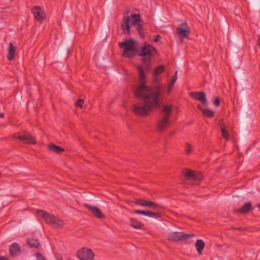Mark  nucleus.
I'll use <instances>...</instances> for the list:
<instances>
[{"label": "nucleus", "instance_id": "nucleus-1", "mask_svg": "<svg viewBox=\"0 0 260 260\" xmlns=\"http://www.w3.org/2000/svg\"><path fill=\"white\" fill-rule=\"evenodd\" d=\"M157 90L152 89L151 91L146 90L141 104H135L132 106V111L137 115L146 117L153 111L160 107L165 86L160 83V80L155 77L150 85H147Z\"/></svg>", "mask_w": 260, "mask_h": 260}, {"label": "nucleus", "instance_id": "nucleus-2", "mask_svg": "<svg viewBox=\"0 0 260 260\" xmlns=\"http://www.w3.org/2000/svg\"><path fill=\"white\" fill-rule=\"evenodd\" d=\"M132 20L130 21V17L124 16L122 20L121 27L123 30V33L125 35H131V28L133 25L136 26V29L138 31L141 38H144L145 34L143 29V21L141 18L140 14H132Z\"/></svg>", "mask_w": 260, "mask_h": 260}, {"label": "nucleus", "instance_id": "nucleus-3", "mask_svg": "<svg viewBox=\"0 0 260 260\" xmlns=\"http://www.w3.org/2000/svg\"><path fill=\"white\" fill-rule=\"evenodd\" d=\"M138 52H140L138 56L142 57L145 70L149 71L151 64V57L157 53L156 48L147 43H144L140 51L139 50Z\"/></svg>", "mask_w": 260, "mask_h": 260}, {"label": "nucleus", "instance_id": "nucleus-4", "mask_svg": "<svg viewBox=\"0 0 260 260\" xmlns=\"http://www.w3.org/2000/svg\"><path fill=\"white\" fill-rule=\"evenodd\" d=\"M138 69L139 71L138 81L139 85L135 88L134 90V94L139 99H142L143 100L146 90L151 91L153 89L150 87H147V85H146L147 77L143 70H145L144 64L143 66H139L138 67ZM154 88L155 90H157V88Z\"/></svg>", "mask_w": 260, "mask_h": 260}, {"label": "nucleus", "instance_id": "nucleus-5", "mask_svg": "<svg viewBox=\"0 0 260 260\" xmlns=\"http://www.w3.org/2000/svg\"><path fill=\"white\" fill-rule=\"evenodd\" d=\"M161 118L157 121L156 129L162 132L170 127V119L173 113V109L168 105H165L161 109Z\"/></svg>", "mask_w": 260, "mask_h": 260}, {"label": "nucleus", "instance_id": "nucleus-6", "mask_svg": "<svg viewBox=\"0 0 260 260\" xmlns=\"http://www.w3.org/2000/svg\"><path fill=\"white\" fill-rule=\"evenodd\" d=\"M121 49H123L122 56L129 58L136 55L139 50L135 46V42L133 39H126L118 43Z\"/></svg>", "mask_w": 260, "mask_h": 260}, {"label": "nucleus", "instance_id": "nucleus-7", "mask_svg": "<svg viewBox=\"0 0 260 260\" xmlns=\"http://www.w3.org/2000/svg\"><path fill=\"white\" fill-rule=\"evenodd\" d=\"M14 139H18L24 144H35L36 143L35 138L28 131H24L21 135L19 133L14 134Z\"/></svg>", "mask_w": 260, "mask_h": 260}, {"label": "nucleus", "instance_id": "nucleus-8", "mask_svg": "<svg viewBox=\"0 0 260 260\" xmlns=\"http://www.w3.org/2000/svg\"><path fill=\"white\" fill-rule=\"evenodd\" d=\"M194 236V234H185L182 232H174L168 236V240L174 242H178L189 239Z\"/></svg>", "mask_w": 260, "mask_h": 260}, {"label": "nucleus", "instance_id": "nucleus-9", "mask_svg": "<svg viewBox=\"0 0 260 260\" xmlns=\"http://www.w3.org/2000/svg\"><path fill=\"white\" fill-rule=\"evenodd\" d=\"M133 202L137 205H140L143 207H147L152 209H157L158 208L161 209L163 208L162 206L154 202L148 201L142 199H136Z\"/></svg>", "mask_w": 260, "mask_h": 260}, {"label": "nucleus", "instance_id": "nucleus-10", "mask_svg": "<svg viewBox=\"0 0 260 260\" xmlns=\"http://www.w3.org/2000/svg\"><path fill=\"white\" fill-rule=\"evenodd\" d=\"M77 256L81 260H94V254L90 249L83 247L77 251Z\"/></svg>", "mask_w": 260, "mask_h": 260}, {"label": "nucleus", "instance_id": "nucleus-11", "mask_svg": "<svg viewBox=\"0 0 260 260\" xmlns=\"http://www.w3.org/2000/svg\"><path fill=\"white\" fill-rule=\"evenodd\" d=\"M183 174L185 178L187 180L200 181L203 178V175L201 172H194L189 170H184Z\"/></svg>", "mask_w": 260, "mask_h": 260}, {"label": "nucleus", "instance_id": "nucleus-12", "mask_svg": "<svg viewBox=\"0 0 260 260\" xmlns=\"http://www.w3.org/2000/svg\"><path fill=\"white\" fill-rule=\"evenodd\" d=\"M35 19L40 23H42L46 18V14L44 10L39 6H36L32 9Z\"/></svg>", "mask_w": 260, "mask_h": 260}, {"label": "nucleus", "instance_id": "nucleus-13", "mask_svg": "<svg viewBox=\"0 0 260 260\" xmlns=\"http://www.w3.org/2000/svg\"><path fill=\"white\" fill-rule=\"evenodd\" d=\"M177 31L182 38H187L190 34L189 27L186 22H183L180 24L177 28Z\"/></svg>", "mask_w": 260, "mask_h": 260}, {"label": "nucleus", "instance_id": "nucleus-14", "mask_svg": "<svg viewBox=\"0 0 260 260\" xmlns=\"http://www.w3.org/2000/svg\"><path fill=\"white\" fill-rule=\"evenodd\" d=\"M84 206L91 212L96 218L99 219H103L105 218V216L102 213L98 207L91 206L88 204H84Z\"/></svg>", "mask_w": 260, "mask_h": 260}, {"label": "nucleus", "instance_id": "nucleus-15", "mask_svg": "<svg viewBox=\"0 0 260 260\" xmlns=\"http://www.w3.org/2000/svg\"><path fill=\"white\" fill-rule=\"evenodd\" d=\"M189 96L196 100L200 101L203 104H206L207 103L206 94L203 91L191 92H190Z\"/></svg>", "mask_w": 260, "mask_h": 260}, {"label": "nucleus", "instance_id": "nucleus-16", "mask_svg": "<svg viewBox=\"0 0 260 260\" xmlns=\"http://www.w3.org/2000/svg\"><path fill=\"white\" fill-rule=\"evenodd\" d=\"M37 213L40 215L44 220L48 224H51L55 216L45 212L43 210L38 209Z\"/></svg>", "mask_w": 260, "mask_h": 260}, {"label": "nucleus", "instance_id": "nucleus-17", "mask_svg": "<svg viewBox=\"0 0 260 260\" xmlns=\"http://www.w3.org/2000/svg\"><path fill=\"white\" fill-rule=\"evenodd\" d=\"M252 210L251 203L250 202H248L243 204L241 208L235 209L234 212L236 213H241L244 214L249 212Z\"/></svg>", "mask_w": 260, "mask_h": 260}, {"label": "nucleus", "instance_id": "nucleus-18", "mask_svg": "<svg viewBox=\"0 0 260 260\" xmlns=\"http://www.w3.org/2000/svg\"><path fill=\"white\" fill-rule=\"evenodd\" d=\"M9 251L11 256L16 257L20 253L21 248L18 243H13L10 246Z\"/></svg>", "mask_w": 260, "mask_h": 260}, {"label": "nucleus", "instance_id": "nucleus-19", "mask_svg": "<svg viewBox=\"0 0 260 260\" xmlns=\"http://www.w3.org/2000/svg\"><path fill=\"white\" fill-rule=\"evenodd\" d=\"M48 149L49 151L53 152L57 154H60L64 151V148L53 143H51L48 145Z\"/></svg>", "mask_w": 260, "mask_h": 260}, {"label": "nucleus", "instance_id": "nucleus-20", "mask_svg": "<svg viewBox=\"0 0 260 260\" xmlns=\"http://www.w3.org/2000/svg\"><path fill=\"white\" fill-rule=\"evenodd\" d=\"M27 243L30 248L38 249L40 247V244L37 239L28 237Z\"/></svg>", "mask_w": 260, "mask_h": 260}, {"label": "nucleus", "instance_id": "nucleus-21", "mask_svg": "<svg viewBox=\"0 0 260 260\" xmlns=\"http://www.w3.org/2000/svg\"><path fill=\"white\" fill-rule=\"evenodd\" d=\"M130 224L133 228L136 229H142L144 226L143 223L135 218L130 219Z\"/></svg>", "mask_w": 260, "mask_h": 260}, {"label": "nucleus", "instance_id": "nucleus-22", "mask_svg": "<svg viewBox=\"0 0 260 260\" xmlns=\"http://www.w3.org/2000/svg\"><path fill=\"white\" fill-rule=\"evenodd\" d=\"M205 245V243L203 240L201 239H198L197 240L195 244V246L199 255L202 254Z\"/></svg>", "mask_w": 260, "mask_h": 260}, {"label": "nucleus", "instance_id": "nucleus-23", "mask_svg": "<svg viewBox=\"0 0 260 260\" xmlns=\"http://www.w3.org/2000/svg\"><path fill=\"white\" fill-rule=\"evenodd\" d=\"M16 48L13 45L12 43H10L9 44V49L8 54L7 55V58L9 60H12L14 59V56L15 54V52Z\"/></svg>", "mask_w": 260, "mask_h": 260}, {"label": "nucleus", "instance_id": "nucleus-24", "mask_svg": "<svg viewBox=\"0 0 260 260\" xmlns=\"http://www.w3.org/2000/svg\"><path fill=\"white\" fill-rule=\"evenodd\" d=\"M64 224V221L59 218L55 216L51 225L55 228H61Z\"/></svg>", "mask_w": 260, "mask_h": 260}, {"label": "nucleus", "instance_id": "nucleus-25", "mask_svg": "<svg viewBox=\"0 0 260 260\" xmlns=\"http://www.w3.org/2000/svg\"><path fill=\"white\" fill-rule=\"evenodd\" d=\"M145 216L153 217L155 218H158L161 217V214L158 212H155L148 210H146Z\"/></svg>", "mask_w": 260, "mask_h": 260}, {"label": "nucleus", "instance_id": "nucleus-26", "mask_svg": "<svg viewBox=\"0 0 260 260\" xmlns=\"http://www.w3.org/2000/svg\"><path fill=\"white\" fill-rule=\"evenodd\" d=\"M164 71L165 67L162 65H159L155 69L153 72V76L156 77L163 73Z\"/></svg>", "mask_w": 260, "mask_h": 260}, {"label": "nucleus", "instance_id": "nucleus-27", "mask_svg": "<svg viewBox=\"0 0 260 260\" xmlns=\"http://www.w3.org/2000/svg\"><path fill=\"white\" fill-rule=\"evenodd\" d=\"M203 114L205 117L212 118L214 116L215 112L210 110L209 109H205L203 110Z\"/></svg>", "mask_w": 260, "mask_h": 260}, {"label": "nucleus", "instance_id": "nucleus-28", "mask_svg": "<svg viewBox=\"0 0 260 260\" xmlns=\"http://www.w3.org/2000/svg\"><path fill=\"white\" fill-rule=\"evenodd\" d=\"M70 51L69 48L63 47L60 49L59 52V54L60 57L66 56L68 57L70 54Z\"/></svg>", "mask_w": 260, "mask_h": 260}, {"label": "nucleus", "instance_id": "nucleus-29", "mask_svg": "<svg viewBox=\"0 0 260 260\" xmlns=\"http://www.w3.org/2000/svg\"><path fill=\"white\" fill-rule=\"evenodd\" d=\"M221 132L222 136L224 137L226 140H229V134L228 132L226 131L225 128H221Z\"/></svg>", "mask_w": 260, "mask_h": 260}, {"label": "nucleus", "instance_id": "nucleus-30", "mask_svg": "<svg viewBox=\"0 0 260 260\" xmlns=\"http://www.w3.org/2000/svg\"><path fill=\"white\" fill-rule=\"evenodd\" d=\"M84 103V100L82 99H79L77 101H76L75 103V106L76 107H80L82 108H83V105Z\"/></svg>", "mask_w": 260, "mask_h": 260}, {"label": "nucleus", "instance_id": "nucleus-31", "mask_svg": "<svg viewBox=\"0 0 260 260\" xmlns=\"http://www.w3.org/2000/svg\"><path fill=\"white\" fill-rule=\"evenodd\" d=\"M186 149H185V153L186 155L189 154L192 152V148L191 145L188 144L186 143Z\"/></svg>", "mask_w": 260, "mask_h": 260}, {"label": "nucleus", "instance_id": "nucleus-32", "mask_svg": "<svg viewBox=\"0 0 260 260\" xmlns=\"http://www.w3.org/2000/svg\"><path fill=\"white\" fill-rule=\"evenodd\" d=\"M213 105L216 107H219L220 105V99L218 97H216L213 102Z\"/></svg>", "mask_w": 260, "mask_h": 260}, {"label": "nucleus", "instance_id": "nucleus-33", "mask_svg": "<svg viewBox=\"0 0 260 260\" xmlns=\"http://www.w3.org/2000/svg\"><path fill=\"white\" fill-rule=\"evenodd\" d=\"M36 257L37 260H46L44 256L39 252H37Z\"/></svg>", "mask_w": 260, "mask_h": 260}, {"label": "nucleus", "instance_id": "nucleus-34", "mask_svg": "<svg viewBox=\"0 0 260 260\" xmlns=\"http://www.w3.org/2000/svg\"><path fill=\"white\" fill-rule=\"evenodd\" d=\"M146 210H135L134 212L137 214H141L143 215H145Z\"/></svg>", "mask_w": 260, "mask_h": 260}, {"label": "nucleus", "instance_id": "nucleus-35", "mask_svg": "<svg viewBox=\"0 0 260 260\" xmlns=\"http://www.w3.org/2000/svg\"><path fill=\"white\" fill-rule=\"evenodd\" d=\"M218 125L220 127V129L221 128V127H222V128H224L225 127H224V123L223 119H221L219 120Z\"/></svg>", "mask_w": 260, "mask_h": 260}, {"label": "nucleus", "instance_id": "nucleus-36", "mask_svg": "<svg viewBox=\"0 0 260 260\" xmlns=\"http://www.w3.org/2000/svg\"><path fill=\"white\" fill-rule=\"evenodd\" d=\"M177 71H176L175 73V74L172 77V79L171 80V81H172V83H175V82H176V80H177Z\"/></svg>", "mask_w": 260, "mask_h": 260}, {"label": "nucleus", "instance_id": "nucleus-37", "mask_svg": "<svg viewBox=\"0 0 260 260\" xmlns=\"http://www.w3.org/2000/svg\"><path fill=\"white\" fill-rule=\"evenodd\" d=\"M161 37L159 35H157L155 38L153 39V41L154 42H158L160 41V39H161Z\"/></svg>", "mask_w": 260, "mask_h": 260}, {"label": "nucleus", "instance_id": "nucleus-38", "mask_svg": "<svg viewBox=\"0 0 260 260\" xmlns=\"http://www.w3.org/2000/svg\"><path fill=\"white\" fill-rule=\"evenodd\" d=\"M174 84V83H173L172 81H171V82H170V83L169 84V85L168 86V93L169 92L170 90L172 88V86H173Z\"/></svg>", "mask_w": 260, "mask_h": 260}, {"label": "nucleus", "instance_id": "nucleus-39", "mask_svg": "<svg viewBox=\"0 0 260 260\" xmlns=\"http://www.w3.org/2000/svg\"><path fill=\"white\" fill-rule=\"evenodd\" d=\"M197 108L199 110H200L201 111H202V113H203V110L205 109L203 108L200 105H198L197 106Z\"/></svg>", "mask_w": 260, "mask_h": 260}, {"label": "nucleus", "instance_id": "nucleus-40", "mask_svg": "<svg viewBox=\"0 0 260 260\" xmlns=\"http://www.w3.org/2000/svg\"><path fill=\"white\" fill-rule=\"evenodd\" d=\"M0 260H8L7 258L4 256H0Z\"/></svg>", "mask_w": 260, "mask_h": 260}, {"label": "nucleus", "instance_id": "nucleus-41", "mask_svg": "<svg viewBox=\"0 0 260 260\" xmlns=\"http://www.w3.org/2000/svg\"><path fill=\"white\" fill-rule=\"evenodd\" d=\"M237 229L239 230L240 231H242L244 230V228H237Z\"/></svg>", "mask_w": 260, "mask_h": 260}, {"label": "nucleus", "instance_id": "nucleus-42", "mask_svg": "<svg viewBox=\"0 0 260 260\" xmlns=\"http://www.w3.org/2000/svg\"><path fill=\"white\" fill-rule=\"evenodd\" d=\"M57 260H63V259L61 256H59V257H57Z\"/></svg>", "mask_w": 260, "mask_h": 260}, {"label": "nucleus", "instance_id": "nucleus-43", "mask_svg": "<svg viewBox=\"0 0 260 260\" xmlns=\"http://www.w3.org/2000/svg\"><path fill=\"white\" fill-rule=\"evenodd\" d=\"M4 114L3 113H1V114H0V117H3V116H4Z\"/></svg>", "mask_w": 260, "mask_h": 260}, {"label": "nucleus", "instance_id": "nucleus-44", "mask_svg": "<svg viewBox=\"0 0 260 260\" xmlns=\"http://www.w3.org/2000/svg\"><path fill=\"white\" fill-rule=\"evenodd\" d=\"M257 207L260 210V203L258 204V205H257Z\"/></svg>", "mask_w": 260, "mask_h": 260}, {"label": "nucleus", "instance_id": "nucleus-45", "mask_svg": "<svg viewBox=\"0 0 260 260\" xmlns=\"http://www.w3.org/2000/svg\"><path fill=\"white\" fill-rule=\"evenodd\" d=\"M2 175V174H1V172H0V177Z\"/></svg>", "mask_w": 260, "mask_h": 260}]
</instances>
